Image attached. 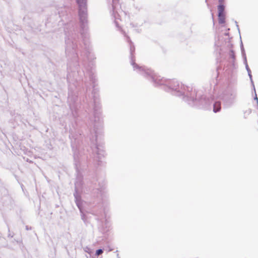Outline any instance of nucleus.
I'll return each instance as SVG.
<instances>
[{"mask_svg": "<svg viewBox=\"0 0 258 258\" xmlns=\"http://www.w3.org/2000/svg\"><path fill=\"white\" fill-rule=\"evenodd\" d=\"M79 6V16L81 21H84L87 15L86 0H77Z\"/></svg>", "mask_w": 258, "mask_h": 258, "instance_id": "nucleus-1", "label": "nucleus"}, {"mask_svg": "<svg viewBox=\"0 0 258 258\" xmlns=\"http://www.w3.org/2000/svg\"><path fill=\"white\" fill-rule=\"evenodd\" d=\"M224 1H225V0H219V5L218 6V7H220L222 6L223 8V10H224V9H225L224 6Z\"/></svg>", "mask_w": 258, "mask_h": 258, "instance_id": "nucleus-4", "label": "nucleus"}, {"mask_svg": "<svg viewBox=\"0 0 258 258\" xmlns=\"http://www.w3.org/2000/svg\"><path fill=\"white\" fill-rule=\"evenodd\" d=\"M221 109V103L220 102H216L214 104L213 110L215 112L219 111Z\"/></svg>", "mask_w": 258, "mask_h": 258, "instance_id": "nucleus-3", "label": "nucleus"}, {"mask_svg": "<svg viewBox=\"0 0 258 258\" xmlns=\"http://www.w3.org/2000/svg\"><path fill=\"white\" fill-rule=\"evenodd\" d=\"M218 21L220 24H224L225 22V15L224 10L222 6L218 7Z\"/></svg>", "mask_w": 258, "mask_h": 258, "instance_id": "nucleus-2", "label": "nucleus"}, {"mask_svg": "<svg viewBox=\"0 0 258 258\" xmlns=\"http://www.w3.org/2000/svg\"><path fill=\"white\" fill-rule=\"evenodd\" d=\"M103 253V250L101 249H98L96 252V254L99 255Z\"/></svg>", "mask_w": 258, "mask_h": 258, "instance_id": "nucleus-5", "label": "nucleus"}]
</instances>
